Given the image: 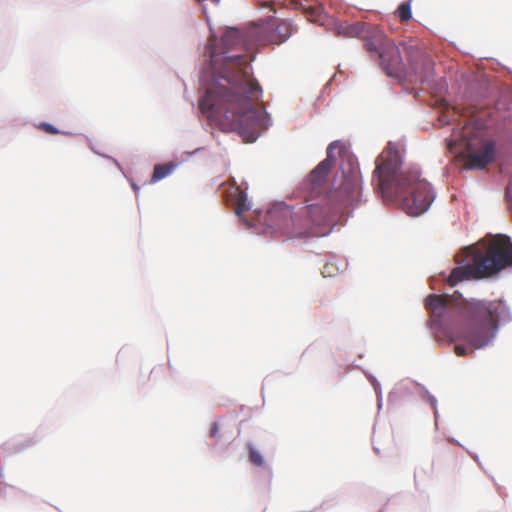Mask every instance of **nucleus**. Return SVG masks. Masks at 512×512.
I'll use <instances>...</instances> for the list:
<instances>
[{
  "mask_svg": "<svg viewBox=\"0 0 512 512\" xmlns=\"http://www.w3.org/2000/svg\"><path fill=\"white\" fill-rule=\"evenodd\" d=\"M249 460L255 466H263L264 460L262 455L251 445L248 446Z\"/></svg>",
  "mask_w": 512,
  "mask_h": 512,
  "instance_id": "obj_15",
  "label": "nucleus"
},
{
  "mask_svg": "<svg viewBox=\"0 0 512 512\" xmlns=\"http://www.w3.org/2000/svg\"><path fill=\"white\" fill-rule=\"evenodd\" d=\"M461 264L452 269L447 278L449 286L461 281L485 279L512 266V240L505 234L489 235L476 245L466 247L456 257Z\"/></svg>",
  "mask_w": 512,
  "mask_h": 512,
  "instance_id": "obj_4",
  "label": "nucleus"
},
{
  "mask_svg": "<svg viewBox=\"0 0 512 512\" xmlns=\"http://www.w3.org/2000/svg\"><path fill=\"white\" fill-rule=\"evenodd\" d=\"M294 32L293 25L286 20H281L270 33L272 43L281 44L286 41Z\"/></svg>",
  "mask_w": 512,
  "mask_h": 512,
  "instance_id": "obj_10",
  "label": "nucleus"
},
{
  "mask_svg": "<svg viewBox=\"0 0 512 512\" xmlns=\"http://www.w3.org/2000/svg\"><path fill=\"white\" fill-rule=\"evenodd\" d=\"M233 198L234 211L237 215H241L250 209V206L247 203V195L242 189L237 187L233 193Z\"/></svg>",
  "mask_w": 512,
  "mask_h": 512,
  "instance_id": "obj_11",
  "label": "nucleus"
},
{
  "mask_svg": "<svg viewBox=\"0 0 512 512\" xmlns=\"http://www.w3.org/2000/svg\"><path fill=\"white\" fill-rule=\"evenodd\" d=\"M38 128L49 134H59V130L57 128L46 122L40 123Z\"/></svg>",
  "mask_w": 512,
  "mask_h": 512,
  "instance_id": "obj_16",
  "label": "nucleus"
},
{
  "mask_svg": "<svg viewBox=\"0 0 512 512\" xmlns=\"http://www.w3.org/2000/svg\"><path fill=\"white\" fill-rule=\"evenodd\" d=\"M291 3L295 6V8L304 10L310 21H318L322 13V8L319 5L306 6L302 3V0H291Z\"/></svg>",
  "mask_w": 512,
  "mask_h": 512,
  "instance_id": "obj_12",
  "label": "nucleus"
},
{
  "mask_svg": "<svg viewBox=\"0 0 512 512\" xmlns=\"http://www.w3.org/2000/svg\"><path fill=\"white\" fill-rule=\"evenodd\" d=\"M467 348L463 345H456L454 347V352L457 356H464L466 355Z\"/></svg>",
  "mask_w": 512,
  "mask_h": 512,
  "instance_id": "obj_17",
  "label": "nucleus"
},
{
  "mask_svg": "<svg viewBox=\"0 0 512 512\" xmlns=\"http://www.w3.org/2000/svg\"><path fill=\"white\" fill-rule=\"evenodd\" d=\"M343 181L334 191H330L322 203L307 204L293 212L288 206L270 210L266 221L273 223L275 229L288 238L319 236L318 227L327 225L342 207L351 205L359 195L360 177L357 167L349 163L346 172L342 168Z\"/></svg>",
  "mask_w": 512,
  "mask_h": 512,
  "instance_id": "obj_2",
  "label": "nucleus"
},
{
  "mask_svg": "<svg viewBox=\"0 0 512 512\" xmlns=\"http://www.w3.org/2000/svg\"><path fill=\"white\" fill-rule=\"evenodd\" d=\"M495 145L492 141H484L478 149L468 148L464 159V167L467 169H483L493 162Z\"/></svg>",
  "mask_w": 512,
  "mask_h": 512,
  "instance_id": "obj_9",
  "label": "nucleus"
},
{
  "mask_svg": "<svg viewBox=\"0 0 512 512\" xmlns=\"http://www.w3.org/2000/svg\"><path fill=\"white\" fill-rule=\"evenodd\" d=\"M242 46V35L237 29L227 30L219 46L212 41L207 46L213 81L199 106L223 130L248 129L257 114L254 103L262 96V88L252 76L248 55L232 54Z\"/></svg>",
  "mask_w": 512,
  "mask_h": 512,
  "instance_id": "obj_1",
  "label": "nucleus"
},
{
  "mask_svg": "<svg viewBox=\"0 0 512 512\" xmlns=\"http://www.w3.org/2000/svg\"><path fill=\"white\" fill-rule=\"evenodd\" d=\"M338 146V142H332L327 148V157L321 161L309 174L305 185L310 191L311 197L317 198L324 190L327 176L332 168L331 152Z\"/></svg>",
  "mask_w": 512,
  "mask_h": 512,
  "instance_id": "obj_8",
  "label": "nucleus"
},
{
  "mask_svg": "<svg viewBox=\"0 0 512 512\" xmlns=\"http://www.w3.org/2000/svg\"><path fill=\"white\" fill-rule=\"evenodd\" d=\"M348 34L365 41L369 52H376L380 66L389 76H399L403 70V60L399 47L377 26L365 22H356L348 27Z\"/></svg>",
  "mask_w": 512,
  "mask_h": 512,
  "instance_id": "obj_6",
  "label": "nucleus"
},
{
  "mask_svg": "<svg viewBox=\"0 0 512 512\" xmlns=\"http://www.w3.org/2000/svg\"><path fill=\"white\" fill-rule=\"evenodd\" d=\"M429 312L428 325L436 338L445 336L457 317L464 318V299L451 295L429 294L424 301Z\"/></svg>",
  "mask_w": 512,
  "mask_h": 512,
  "instance_id": "obj_7",
  "label": "nucleus"
},
{
  "mask_svg": "<svg viewBox=\"0 0 512 512\" xmlns=\"http://www.w3.org/2000/svg\"><path fill=\"white\" fill-rule=\"evenodd\" d=\"M372 182L384 201L400 200L403 210L418 216L424 213L434 200L430 184L420 178L417 169H402V160L396 146L391 143L375 161Z\"/></svg>",
  "mask_w": 512,
  "mask_h": 512,
  "instance_id": "obj_3",
  "label": "nucleus"
},
{
  "mask_svg": "<svg viewBox=\"0 0 512 512\" xmlns=\"http://www.w3.org/2000/svg\"><path fill=\"white\" fill-rule=\"evenodd\" d=\"M327 268H328V265H325L323 273H325L327 271Z\"/></svg>",
  "mask_w": 512,
  "mask_h": 512,
  "instance_id": "obj_19",
  "label": "nucleus"
},
{
  "mask_svg": "<svg viewBox=\"0 0 512 512\" xmlns=\"http://www.w3.org/2000/svg\"><path fill=\"white\" fill-rule=\"evenodd\" d=\"M175 168V165L173 163H166V164H159L154 167V171L151 177V182L155 183L166 176H168L173 169Z\"/></svg>",
  "mask_w": 512,
  "mask_h": 512,
  "instance_id": "obj_13",
  "label": "nucleus"
},
{
  "mask_svg": "<svg viewBox=\"0 0 512 512\" xmlns=\"http://www.w3.org/2000/svg\"><path fill=\"white\" fill-rule=\"evenodd\" d=\"M218 432H219V426H218V423L214 422L212 423L211 427H210V437L212 438H216L218 436Z\"/></svg>",
  "mask_w": 512,
  "mask_h": 512,
  "instance_id": "obj_18",
  "label": "nucleus"
},
{
  "mask_svg": "<svg viewBox=\"0 0 512 512\" xmlns=\"http://www.w3.org/2000/svg\"><path fill=\"white\" fill-rule=\"evenodd\" d=\"M397 15L399 19L403 22H406L411 19V6L409 2H403L399 5L397 9Z\"/></svg>",
  "mask_w": 512,
  "mask_h": 512,
  "instance_id": "obj_14",
  "label": "nucleus"
},
{
  "mask_svg": "<svg viewBox=\"0 0 512 512\" xmlns=\"http://www.w3.org/2000/svg\"><path fill=\"white\" fill-rule=\"evenodd\" d=\"M466 325L459 338L474 349L487 346L495 337L501 320L509 318V311L502 300L464 299Z\"/></svg>",
  "mask_w": 512,
  "mask_h": 512,
  "instance_id": "obj_5",
  "label": "nucleus"
}]
</instances>
